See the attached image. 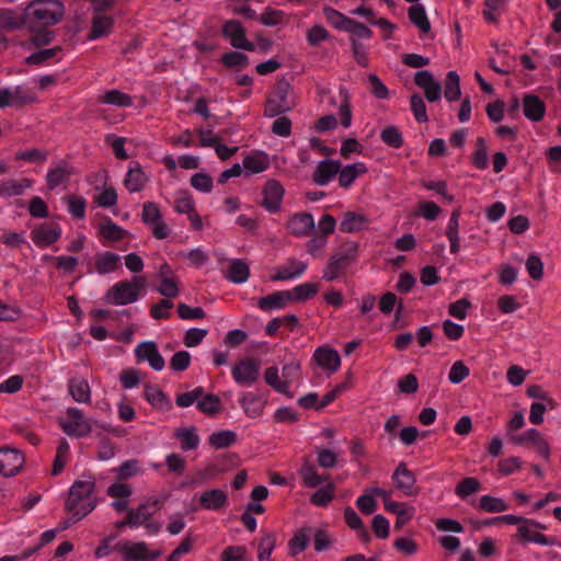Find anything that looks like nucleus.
<instances>
[{
    "instance_id": "1",
    "label": "nucleus",
    "mask_w": 561,
    "mask_h": 561,
    "mask_svg": "<svg viewBox=\"0 0 561 561\" xmlns=\"http://www.w3.org/2000/svg\"><path fill=\"white\" fill-rule=\"evenodd\" d=\"M24 14L26 26L31 31H41L60 22L65 7L59 0H33Z\"/></svg>"
},
{
    "instance_id": "2",
    "label": "nucleus",
    "mask_w": 561,
    "mask_h": 561,
    "mask_svg": "<svg viewBox=\"0 0 561 561\" xmlns=\"http://www.w3.org/2000/svg\"><path fill=\"white\" fill-rule=\"evenodd\" d=\"M94 482L76 481L69 491L66 502V508L72 513L75 520L78 522L91 513L95 507V501L92 497Z\"/></svg>"
},
{
    "instance_id": "3",
    "label": "nucleus",
    "mask_w": 561,
    "mask_h": 561,
    "mask_svg": "<svg viewBox=\"0 0 561 561\" xmlns=\"http://www.w3.org/2000/svg\"><path fill=\"white\" fill-rule=\"evenodd\" d=\"M147 280L144 276H134L131 280H121L114 284L105 294L104 300L113 306H125L139 299V291L145 288Z\"/></svg>"
},
{
    "instance_id": "4",
    "label": "nucleus",
    "mask_w": 561,
    "mask_h": 561,
    "mask_svg": "<svg viewBox=\"0 0 561 561\" xmlns=\"http://www.w3.org/2000/svg\"><path fill=\"white\" fill-rule=\"evenodd\" d=\"M357 244L355 242L344 243L339 251L331 255L324 271L323 278L332 282L344 275L347 267L356 262Z\"/></svg>"
},
{
    "instance_id": "5",
    "label": "nucleus",
    "mask_w": 561,
    "mask_h": 561,
    "mask_svg": "<svg viewBox=\"0 0 561 561\" xmlns=\"http://www.w3.org/2000/svg\"><path fill=\"white\" fill-rule=\"evenodd\" d=\"M291 90L293 88L287 80H279L273 93L266 100L264 115L266 117H276L290 111L295 106L290 98Z\"/></svg>"
},
{
    "instance_id": "6",
    "label": "nucleus",
    "mask_w": 561,
    "mask_h": 561,
    "mask_svg": "<svg viewBox=\"0 0 561 561\" xmlns=\"http://www.w3.org/2000/svg\"><path fill=\"white\" fill-rule=\"evenodd\" d=\"M141 220L151 228L156 239L162 240L170 236V229L163 221L160 208L154 202L142 204Z\"/></svg>"
},
{
    "instance_id": "7",
    "label": "nucleus",
    "mask_w": 561,
    "mask_h": 561,
    "mask_svg": "<svg viewBox=\"0 0 561 561\" xmlns=\"http://www.w3.org/2000/svg\"><path fill=\"white\" fill-rule=\"evenodd\" d=\"M260 362L253 358L240 359L231 369L233 380L242 387H251L260 377Z\"/></svg>"
},
{
    "instance_id": "8",
    "label": "nucleus",
    "mask_w": 561,
    "mask_h": 561,
    "mask_svg": "<svg viewBox=\"0 0 561 561\" xmlns=\"http://www.w3.org/2000/svg\"><path fill=\"white\" fill-rule=\"evenodd\" d=\"M62 431L72 437L88 436L92 431V425L89 420L83 416V413L78 408L67 409V421L61 423Z\"/></svg>"
},
{
    "instance_id": "9",
    "label": "nucleus",
    "mask_w": 561,
    "mask_h": 561,
    "mask_svg": "<svg viewBox=\"0 0 561 561\" xmlns=\"http://www.w3.org/2000/svg\"><path fill=\"white\" fill-rule=\"evenodd\" d=\"M114 549L119 551L126 561H153L161 556V551H149L147 543L144 541L135 543L121 541Z\"/></svg>"
},
{
    "instance_id": "10",
    "label": "nucleus",
    "mask_w": 561,
    "mask_h": 561,
    "mask_svg": "<svg viewBox=\"0 0 561 561\" xmlns=\"http://www.w3.org/2000/svg\"><path fill=\"white\" fill-rule=\"evenodd\" d=\"M245 34V28L238 20H228L222 25V35L225 38L229 39L233 48L254 51L256 46L247 39Z\"/></svg>"
},
{
    "instance_id": "11",
    "label": "nucleus",
    "mask_w": 561,
    "mask_h": 561,
    "mask_svg": "<svg viewBox=\"0 0 561 561\" xmlns=\"http://www.w3.org/2000/svg\"><path fill=\"white\" fill-rule=\"evenodd\" d=\"M508 437L517 446L531 445L542 458L550 457V446L536 428H529L522 434H510Z\"/></svg>"
},
{
    "instance_id": "12",
    "label": "nucleus",
    "mask_w": 561,
    "mask_h": 561,
    "mask_svg": "<svg viewBox=\"0 0 561 561\" xmlns=\"http://www.w3.org/2000/svg\"><path fill=\"white\" fill-rule=\"evenodd\" d=\"M163 505V499L160 496H150L137 507L128 510L129 522L135 528L142 526L149 520Z\"/></svg>"
},
{
    "instance_id": "13",
    "label": "nucleus",
    "mask_w": 561,
    "mask_h": 561,
    "mask_svg": "<svg viewBox=\"0 0 561 561\" xmlns=\"http://www.w3.org/2000/svg\"><path fill=\"white\" fill-rule=\"evenodd\" d=\"M545 528L546 527L540 523L525 518V520L517 527V535L526 542H533L542 547L552 546L554 543V539L547 537L540 531Z\"/></svg>"
},
{
    "instance_id": "14",
    "label": "nucleus",
    "mask_w": 561,
    "mask_h": 561,
    "mask_svg": "<svg viewBox=\"0 0 561 561\" xmlns=\"http://www.w3.org/2000/svg\"><path fill=\"white\" fill-rule=\"evenodd\" d=\"M24 455L13 447L0 448V474L4 477L15 476L24 465Z\"/></svg>"
},
{
    "instance_id": "15",
    "label": "nucleus",
    "mask_w": 561,
    "mask_h": 561,
    "mask_svg": "<svg viewBox=\"0 0 561 561\" xmlns=\"http://www.w3.org/2000/svg\"><path fill=\"white\" fill-rule=\"evenodd\" d=\"M285 194L284 186L276 180H268L262 190L261 206L268 213L276 214L279 211L282 201Z\"/></svg>"
},
{
    "instance_id": "16",
    "label": "nucleus",
    "mask_w": 561,
    "mask_h": 561,
    "mask_svg": "<svg viewBox=\"0 0 561 561\" xmlns=\"http://www.w3.org/2000/svg\"><path fill=\"white\" fill-rule=\"evenodd\" d=\"M135 356L138 362L147 360L150 367L157 371L162 370L165 365L157 344L151 341L138 344L135 348Z\"/></svg>"
},
{
    "instance_id": "17",
    "label": "nucleus",
    "mask_w": 561,
    "mask_h": 561,
    "mask_svg": "<svg viewBox=\"0 0 561 561\" xmlns=\"http://www.w3.org/2000/svg\"><path fill=\"white\" fill-rule=\"evenodd\" d=\"M308 263L296 257H289L284 264L275 268V274L271 276V280H290L300 277L307 270Z\"/></svg>"
},
{
    "instance_id": "18",
    "label": "nucleus",
    "mask_w": 561,
    "mask_h": 561,
    "mask_svg": "<svg viewBox=\"0 0 561 561\" xmlns=\"http://www.w3.org/2000/svg\"><path fill=\"white\" fill-rule=\"evenodd\" d=\"M287 230L290 234L302 238L307 237L314 230V220L309 213H296L294 214L288 222Z\"/></svg>"
},
{
    "instance_id": "19",
    "label": "nucleus",
    "mask_w": 561,
    "mask_h": 561,
    "mask_svg": "<svg viewBox=\"0 0 561 561\" xmlns=\"http://www.w3.org/2000/svg\"><path fill=\"white\" fill-rule=\"evenodd\" d=\"M61 236V228L58 225H41L31 232L32 241L38 248H46L58 241Z\"/></svg>"
},
{
    "instance_id": "20",
    "label": "nucleus",
    "mask_w": 561,
    "mask_h": 561,
    "mask_svg": "<svg viewBox=\"0 0 561 561\" xmlns=\"http://www.w3.org/2000/svg\"><path fill=\"white\" fill-rule=\"evenodd\" d=\"M341 163L335 160L324 159L318 163L312 173L316 184L324 186L329 184L339 173Z\"/></svg>"
},
{
    "instance_id": "21",
    "label": "nucleus",
    "mask_w": 561,
    "mask_h": 561,
    "mask_svg": "<svg viewBox=\"0 0 561 561\" xmlns=\"http://www.w3.org/2000/svg\"><path fill=\"white\" fill-rule=\"evenodd\" d=\"M522 106L524 116L530 122H540L545 116V102L535 94H525L522 101Z\"/></svg>"
},
{
    "instance_id": "22",
    "label": "nucleus",
    "mask_w": 561,
    "mask_h": 561,
    "mask_svg": "<svg viewBox=\"0 0 561 561\" xmlns=\"http://www.w3.org/2000/svg\"><path fill=\"white\" fill-rule=\"evenodd\" d=\"M224 276L233 284L245 283L250 276L249 264L242 259H231L224 271Z\"/></svg>"
},
{
    "instance_id": "23",
    "label": "nucleus",
    "mask_w": 561,
    "mask_h": 561,
    "mask_svg": "<svg viewBox=\"0 0 561 561\" xmlns=\"http://www.w3.org/2000/svg\"><path fill=\"white\" fill-rule=\"evenodd\" d=\"M392 480L398 490L404 495H412L414 493L413 486L415 484V476L407 468V465L401 462L392 474Z\"/></svg>"
},
{
    "instance_id": "24",
    "label": "nucleus",
    "mask_w": 561,
    "mask_h": 561,
    "mask_svg": "<svg viewBox=\"0 0 561 561\" xmlns=\"http://www.w3.org/2000/svg\"><path fill=\"white\" fill-rule=\"evenodd\" d=\"M33 180L23 178L20 180L7 179L0 181V197L10 198L13 196H21L25 190L32 187Z\"/></svg>"
},
{
    "instance_id": "25",
    "label": "nucleus",
    "mask_w": 561,
    "mask_h": 561,
    "mask_svg": "<svg viewBox=\"0 0 561 561\" xmlns=\"http://www.w3.org/2000/svg\"><path fill=\"white\" fill-rule=\"evenodd\" d=\"M148 180L149 178L144 172L141 165L135 162L133 167H129L125 175L124 185L128 192L136 193L145 187Z\"/></svg>"
},
{
    "instance_id": "26",
    "label": "nucleus",
    "mask_w": 561,
    "mask_h": 561,
    "mask_svg": "<svg viewBox=\"0 0 561 561\" xmlns=\"http://www.w3.org/2000/svg\"><path fill=\"white\" fill-rule=\"evenodd\" d=\"M313 359L320 367L329 369L332 373H335L341 365L339 353L330 347H318L313 354Z\"/></svg>"
},
{
    "instance_id": "27",
    "label": "nucleus",
    "mask_w": 561,
    "mask_h": 561,
    "mask_svg": "<svg viewBox=\"0 0 561 561\" xmlns=\"http://www.w3.org/2000/svg\"><path fill=\"white\" fill-rule=\"evenodd\" d=\"M68 389L76 402L89 403L91 401V389L87 379L82 377L70 378Z\"/></svg>"
},
{
    "instance_id": "28",
    "label": "nucleus",
    "mask_w": 561,
    "mask_h": 561,
    "mask_svg": "<svg viewBox=\"0 0 561 561\" xmlns=\"http://www.w3.org/2000/svg\"><path fill=\"white\" fill-rule=\"evenodd\" d=\"M367 172V167L363 162L347 164L340 168L339 171V185L343 188H348L353 185L355 180Z\"/></svg>"
},
{
    "instance_id": "29",
    "label": "nucleus",
    "mask_w": 561,
    "mask_h": 561,
    "mask_svg": "<svg viewBox=\"0 0 561 561\" xmlns=\"http://www.w3.org/2000/svg\"><path fill=\"white\" fill-rule=\"evenodd\" d=\"M239 403L249 417H259L264 410L265 401L253 392H245L241 396Z\"/></svg>"
},
{
    "instance_id": "30",
    "label": "nucleus",
    "mask_w": 561,
    "mask_h": 561,
    "mask_svg": "<svg viewBox=\"0 0 561 561\" xmlns=\"http://www.w3.org/2000/svg\"><path fill=\"white\" fill-rule=\"evenodd\" d=\"M312 533L313 528L310 526L301 527L295 533L288 541V552L291 557H296L307 549Z\"/></svg>"
},
{
    "instance_id": "31",
    "label": "nucleus",
    "mask_w": 561,
    "mask_h": 561,
    "mask_svg": "<svg viewBox=\"0 0 561 561\" xmlns=\"http://www.w3.org/2000/svg\"><path fill=\"white\" fill-rule=\"evenodd\" d=\"M113 24L114 20L112 16L101 13H93L89 38L98 39L108 35L113 28Z\"/></svg>"
},
{
    "instance_id": "32",
    "label": "nucleus",
    "mask_w": 561,
    "mask_h": 561,
    "mask_svg": "<svg viewBox=\"0 0 561 561\" xmlns=\"http://www.w3.org/2000/svg\"><path fill=\"white\" fill-rule=\"evenodd\" d=\"M289 294L286 290L274 291L257 300V307L263 311L283 309L289 301Z\"/></svg>"
},
{
    "instance_id": "33",
    "label": "nucleus",
    "mask_w": 561,
    "mask_h": 561,
    "mask_svg": "<svg viewBox=\"0 0 561 561\" xmlns=\"http://www.w3.org/2000/svg\"><path fill=\"white\" fill-rule=\"evenodd\" d=\"M368 224L369 220L365 215L355 211H346L340 224V229L343 232L354 233L363 230Z\"/></svg>"
},
{
    "instance_id": "34",
    "label": "nucleus",
    "mask_w": 561,
    "mask_h": 561,
    "mask_svg": "<svg viewBox=\"0 0 561 561\" xmlns=\"http://www.w3.org/2000/svg\"><path fill=\"white\" fill-rule=\"evenodd\" d=\"M199 503L203 508L218 511L227 505V494L219 489H214L202 493Z\"/></svg>"
},
{
    "instance_id": "35",
    "label": "nucleus",
    "mask_w": 561,
    "mask_h": 561,
    "mask_svg": "<svg viewBox=\"0 0 561 561\" xmlns=\"http://www.w3.org/2000/svg\"><path fill=\"white\" fill-rule=\"evenodd\" d=\"M423 95L428 102H437L442 99V84L427 70H423Z\"/></svg>"
},
{
    "instance_id": "36",
    "label": "nucleus",
    "mask_w": 561,
    "mask_h": 561,
    "mask_svg": "<svg viewBox=\"0 0 561 561\" xmlns=\"http://www.w3.org/2000/svg\"><path fill=\"white\" fill-rule=\"evenodd\" d=\"M300 477L307 488H317L329 479V474H319L314 465L306 460L300 469Z\"/></svg>"
},
{
    "instance_id": "37",
    "label": "nucleus",
    "mask_w": 561,
    "mask_h": 561,
    "mask_svg": "<svg viewBox=\"0 0 561 561\" xmlns=\"http://www.w3.org/2000/svg\"><path fill=\"white\" fill-rule=\"evenodd\" d=\"M242 164L248 173H261L270 167V159L266 153L257 151L247 156Z\"/></svg>"
},
{
    "instance_id": "38",
    "label": "nucleus",
    "mask_w": 561,
    "mask_h": 561,
    "mask_svg": "<svg viewBox=\"0 0 561 561\" xmlns=\"http://www.w3.org/2000/svg\"><path fill=\"white\" fill-rule=\"evenodd\" d=\"M119 261V255L106 251L96 256L94 267L101 275L110 274L117 270Z\"/></svg>"
},
{
    "instance_id": "39",
    "label": "nucleus",
    "mask_w": 561,
    "mask_h": 561,
    "mask_svg": "<svg viewBox=\"0 0 561 561\" xmlns=\"http://www.w3.org/2000/svg\"><path fill=\"white\" fill-rule=\"evenodd\" d=\"M264 379L265 382L271 386L274 390H276L279 393L286 394L289 398L293 397V394L289 391L290 388V380H282L278 376V368L275 366L266 368L264 373Z\"/></svg>"
},
{
    "instance_id": "40",
    "label": "nucleus",
    "mask_w": 561,
    "mask_h": 561,
    "mask_svg": "<svg viewBox=\"0 0 561 561\" xmlns=\"http://www.w3.org/2000/svg\"><path fill=\"white\" fill-rule=\"evenodd\" d=\"M173 436L181 442V449L184 451L197 449L201 443L198 435L195 433V427L178 428Z\"/></svg>"
},
{
    "instance_id": "41",
    "label": "nucleus",
    "mask_w": 561,
    "mask_h": 561,
    "mask_svg": "<svg viewBox=\"0 0 561 561\" xmlns=\"http://www.w3.org/2000/svg\"><path fill=\"white\" fill-rule=\"evenodd\" d=\"M459 217L460 211L454 210L450 215L447 229H446V237L450 244V252L457 253L460 250V240H459Z\"/></svg>"
},
{
    "instance_id": "42",
    "label": "nucleus",
    "mask_w": 561,
    "mask_h": 561,
    "mask_svg": "<svg viewBox=\"0 0 561 561\" xmlns=\"http://www.w3.org/2000/svg\"><path fill=\"white\" fill-rule=\"evenodd\" d=\"M72 173L73 169L68 165H59L49 170L46 175L47 187L50 191L55 190L58 185L67 182Z\"/></svg>"
},
{
    "instance_id": "43",
    "label": "nucleus",
    "mask_w": 561,
    "mask_h": 561,
    "mask_svg": "<svg viewBox=\"0 0 561 561\" xmlns=\"http://www.w3.org/2000/svg\"><path fill=\"white\" fill-rule=\"evenodd\" d=\"M99 230H100V234L104 239L112 241V242L123 240L124 238H126L129 234V232L127 230L119 227L112 219H107L103 224H101L99 227Z\"/></svg>"
},
{
    "instance_id": "44",
    "label": "nucleus",
    "mask_w": 561,
    "mask_h": 561,
    "mask_svg": "<svg viewBox=\"0 0 561 561\" xmlns=\"http://www.w3.org/2000/svg\"><path fill=\"white\" fill-rule=\"evenodd\" d=\"M460 77L457 71H448L445 79L444 96L448 102H455L460 99Z\"/></svg>"
},
{
    "instance_id": "45",
    "label": "nucleus",
    "mask_w": 561,
    "mask_h": 561,
    "mask_svg": "<svg viewBox=\"0 0 561 561\" xmlns=\"http://www.w3.org/2000/svg\"><path fill=\"white\" fill-rule=\"evenodd\" d=\"M287 291L290 296L289 301H306L317 295L319 285L317 283H304Z\"/></svg>"
},
{
    "instance_id": "46",
    "label": "nucleus",
    "mask_w": 561,
    "mask_h": 561,
    "mask_svg": "<svg viewBox=\"0 0 561 561\" xmlns=\"http://www.w3.org/2000/svg\"><path fill=\"white\" fill-rule=\"evenodd\" d=\"M236 440L237 434L230 430L215 432L208 438L209 445L216 449L228 448L233 445Z\"/></svg>"
},
{
    "instance_id": "47",
    "label": "nucleus",
    "mask_w": 561,
    "mask_h": 561,
    "mask_svg": "<svg viewBox=\"0 0 561 561\" xmlns=\"http://www.w3.org/2000/svg\"><path fill=\"white\" fill-rule=\"evenodd\" d=\"M510 505L501 497L482 495L478 508L486 513H502L507 511Z\"/></svg>"
},
{
    "instance_id": "48",
    "label": "nucleus",
    "mask_w": 561,
    "mask_h": 561,
    "mask_svg": "<svg viewBox=\"0 0 561 561\" xmlns=\"http://www.w3.org/2000/svg\"><path fill=\"white\" fill-rule=\"evenodd\" d=\"M101 102L118 107H129L133 105V98L127 93L113 89L102 95Z\"/></svg>"
},
{
    "instance_id": "49",
    "label": "nucleus",
    "mask_w": 561,
    "mask_h": 561,
    "mask_svg": "<svg viewBox=\"0 0 561 561\" xmlns=\"http://www.w3.org/2000/svg\"><path fill=\"white\" fill-rule=\"evenodd\" d=\"M197 409L207 415H215L221 411L220 398L216 394H203L196 403Z\"/></svg>"
},
{
    "instance_id": "50",
    "label": "nucleus",
    "mask_w": 561,
    "mask_h": 561,
    "mask_svg": "<svg viewBox=\"0 0 561 561\" xmlns=\"http://www.w3.org/2000/svg\"><path fill=\"white\" fill-rule=\"evenodd\" d=\"M506 0H485L483 16L489 23H497L500 15L506 8Z\"/></svg>"
},
{
    "instance_id": "51",
    "label": "nucleus",
    "mask_w": 561,
    "mask_h": 561,
    "mask_svg": "<svg viewBox=\"0 0 561 561\" xmlns=\"http://www.w3.org/2000/svg\"><path fill=\"white\" fill-rule=\"evenodd\" d=\"M472 163L479 170H485L489 167V151L484 138L479 137L476 142V149L472 154Z\"/></svg>"
},
{
    "instance_id": "52",
    "label": "nucleus",
    "mask_w": 561,
    "mask_h": 561,
    "mask_svg": "<svg viewBox=\"0 0 561 561\" xmlns=\"http://www.w3.org/2000/svg\"><path fill=\"white\" fill-rule=\"evenodd\" d=\"M13 106L20 107L36 101V94L24 85H16L11 89Z\"/></svg>"
},
{
    "instance_id": "53",
    "label": "nucleus",
    "mask_w": 561,
    "mask_h": 561,
    "mask_svg": "<svg viewBox=\"0 0 561 561\" xmlns=\"http://www.w3.org/2000/svg\"><path fill=\"white\" fill-rule=\"evenodd\" d=\"M221 62L226 68L241 70L249 65V57L240 51H229L221 56Z\"/></svg>"
},
{
    "instance_id": "54",
    "label": "nucleus",
    "mask_w": 561,
    "mask_h": 561,
    "mask_svg": "<svg viewBox=\"0 0 561 561\" xmlns=\"http://www.w3.org/2000/svg\"><path fill=\"white\" fill-rule=\"evenodd\" d=\"M335 486L329 482L325 486L317 490L310 497V502L320 507L327 506L334 497Z\"/></svg>"
},
{
    "instance_id": "55",
    "label": "nucleus",
    "mask_w": 561,
    "mask_h": 561,
    "mask_svg": "<svg viewBox=\"0 0 561 561\" xmlns=\"http://www.w3.org/2000/svg\"><path fill=\"white\" fill-rule=\"evenodd\" d=\"M64 201L68 205V211L77 219H83L85 216L87 201L82 196L67 195Z\"/></svg>"
},
{
    "instance_id": "56",
    "label": "nucleus",
    "mask_w": 561,
    "mask_h": 561,
    "mask_svg": "<svg viewBox=\"0 0 561 561\" xmlns=\"http://www.w3.org/2000/svg\"><path fill=\"white\" fill-rule=\"evenodd\" d=\"M480 490H481V483L479 482V480L476 478L469 477V478H465L463 480H461L458 483V485L455 490V493L460 499H466L472 494L478 493Z\"/></svg>"
},
{
    "instance_id": "57",
    "label": "nucleus",
    "mask_w": 561,
    "mask_h": 561,
    "mask_svg": "<svg viewBox=\"0 0 561 561\" xmlns=\"http://www.w3.org/2000/svg\"><path fill=\"white\" fill-rule=\"evenodd\" d=\"M323 15L329 24L341 31H345L351 21V18L330 7L323 9Z\"/></svg>"
},
{
    "instance_id": "58",
    "label": "nucleus",
    "mask_w": 561,
    "mask_h": 561,
    "mask_svg": "<svg viewBox=\"0 0 561 561\" xmlns=\"http://www.w3.org/2000/svg\"><path fill=\"white\" fill-rule=\"evenodd\" d=\"M146 400L154 408L169 405V399L165 393L156 386H147L145 389Z\"/></svg>"
},
{
    "instance_id": "59",
    "label": "nucleus",
    "mask_w": 561,
    "mask_h": 561,
    "mask_svg": "<svg viewBox=\"0 0 561 561\" xmlns=\"http://www.w3.org/2000/svg\"><path fill=\"white\" fill-rule=\"evenodd\" d=\"M60 51H61V47L60 46H55V47H51V48L41 49L38 51H35V53L31 54L26 58V62L28 65H42V64L53 59L54 57H56L58 55V53H60Z\"/></svg>"
},
{
    "instance_id": "60",
    "label": "nucleus",
    "mask_w": 561,
    "mask_h": 561,
    "mask_svg": "<svg viewBox=\"0 0 561 561\" xmlns=\"http://www.w3.org/2000/svg\"><path fill=\"white\" fill-rule=\"evenodd\" d=\"M158 293L165 297V299L175 298L179 293V280L176 277H164L160 280Z\"/></svg>"
},
{
    "instance_id": "61",
    "label": "nucleus",
    "mask_w": 561,
    "mask_h": 561,
    "mask_svg": "<svg viewBox=\"0 0 561 561\" xmlns=\"http://www.w3.org/2000/svg\"><path fill=\"white\" fill-rule=\"evenodd\" d=\"M380 138L386 145L392 148H400L403 144L401 133L392 125L387 126L381 130Z\"/></svg>"
},
{
    "instance_id": "62",
    "label": "nucleus",
    "mask_w": 561,
    "mask_h": 561,
    "mask_svg": "<svg viewBox=\"0 0 561 561\" xmlns=\"http://www.w3.org/2000/svg\"><path fill=\"white\" fill-rule=\"evenodd\" d=\"M191 185L203 193H209L213 190V179L209 174L204 172L195 173L191 176Z\"/></svg>"
},
{
    "instance_id": "63",
    "label": "nucleus",
    "mask_w": 561,
    "mask_h": 561,
    "mask_svg": "<svg viewBox=\"0 0 561 561\" xmlns=\"http://www.w3.org/2000/svg\"><path fill=\"white\" fill-rule=\"evenodd\" d=\"M204 394L203 387H196L192 391L183 392L179 394L175 399V403L180 408L191 407L194 402L197 403L198 399H201Z\"/></svg>"
},
{
    "instance_id": "64",
    "label": "nucleus",
    "mask_w": 561,
    "mask_h": 561,
    "mask_svg": "<svg viewBox=\"0 0 561 561\" xmlns=\"http://www.w3.org/2000/svg\"><path fill=\"white\" fill-rule=\"evenodd\" d=\"M469 373L470 370L465 363L457 360L453 364L449 370L448 379L451 383L458 385L469 376Z\"/></svg>"
}]
</instances>
